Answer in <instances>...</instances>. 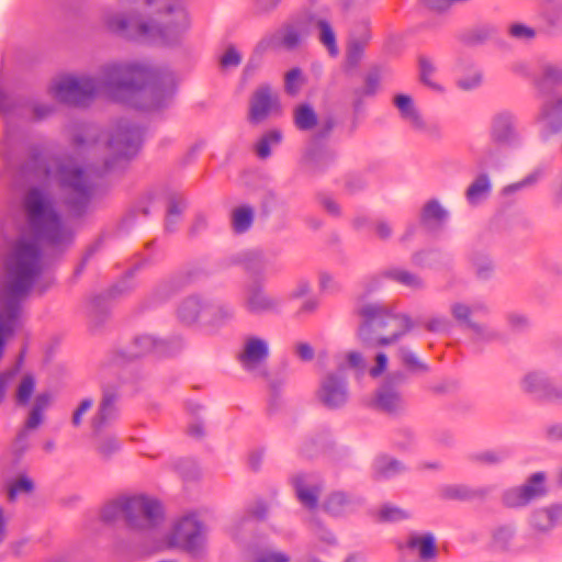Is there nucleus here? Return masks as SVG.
Masks as SVG:
<instances>
[{
    "mask_svg": "<svg viewBox=\"0 0 562 562\" xmlns=\"http://www.w3.org/2000/svg\"><path fill=\"white\" fill-rule=\"evenodd\" d=\"M153 71L139 64L111 65L98 78L64 75L54 79L50 93L66 103L85 104L92 97L105 94L144 110L164 106L173 88L162 89L153 80Z\"/></svg>",
    "mask_w": 562,
    "mask_h": 562,
    "instance_id": "nucleus-1",
    "label": "nucleus"
},
{
    "mask_svg": "<svg viewBox=\"0 0 562 562\" xmlns=\"http://www.w3.org/2000/svg\"><path fill=\"white\" fill-rule=\"evenodd\" d=\"M509 33L513 37L518 40H529L535 35L533 30L524 24H513L509 29Z\"/></svg>",
    "mask_w": 562,
    "mask_h": 562,
    "instance_id": "nucleus-55",
    "label": "nucleus"
},
{
    "mask_svg": "<svg viewBox=\"0 0 562 562\" xmlns=\"http://www.w3.org/2000/svg\"><path fill=\"white\" fill-rule=\"evenodd\" d=\"M281 113L279 94L269 86L258 88L250 102L249 119L254 123H260L269 116Z\"/></svg>",
    "mask_w": 562,
    "mask_h": 562,
    "instance_id": "nucleus-10",
    "label": "nucleus"
},
{
    "mask_svg": "<svg viewBox=\"0 0 562 562\" xmlns=\"http://www.w3.org/2000/svg\"><path fill=\"white\" fill-rule=\"evenodd\" d=\"M48 178L50 181H57L64 189L72 190L77 198L85 196L89 188L87 175L72 162L49 170Z\"/></svg>",
    "mask_w": 562,
    "mask_h": 562,
    "instance_id": "nucleus-12",
    "label": "nucleus"
},
{
    "mask_svg": "<svg viewBox=\"0 0 562 562\" xmlns=\"http://www.w3.org/2000/svg\"><path fill=\"white\" fill-rule=\"evenodd\" d=\"M448 217V210L438 200L426 202L420 212L422 223L429 228L441 226Z\"/></svg>",
    "mask_w": 562,
    "mask_h": 562,
    "instance_id": "nucleus-22",
    "label": "nucleus"
},
{
    "mask_svg": "<svg viewBox=\"0 0 562 562\" xmlns=\"http://www.w3.org/2000/svg\"><path fill=\"white\" fill-rule=\"evenodd\" d=\"M318 400L329 408H337L345 405L348 401V390L345 379L329 374L319 386L317 393Z\"/></svg>",
    "mask_w": 562,
    "mask_h": 562,
    "instance_id": "nucleus-14",
    "label": "nucleus"
},
{
    "mask_svg": "<svg viewBox=\"0 0 562 562\" xmlns=\"http://www.w3.org/2000/svg\"><path fill=\"white\" fill-rule=\"evenodd\" d=\"M52 402V396L48 393H41L34 400L33 408L34 411H38L43 413Z\"/></svg>",
    "mask_w": 562,
    "mask_h": 562,
    "instance_id": "nucleus-58",
    "label": "nucleus"
},
{
    "mask_svg": "<svg viewBox=\"0 0 562 562\" xmlns=\"http://www.w3.org/2000/svg\"><path fill=\"white\" fill-rule=\"evenodd\" d=\"M294 124L301 131H310L317 124V115L308 104H301L294 110Z\"/></svg>",
    "mask_w": 562,
    "mask_h": 562,
    "instance_id": "nucleus-33",
    "label": "nucleus"
},
{
    "mask_svg": "<svg viewBox=\"0 0 562 562\" xmlns=\"http://www.w3.org/2000/svg\"><path fill=\"white\" fill-rule=\"evenodd\" d=\"M356 313L361 317L358 337L372 348L394 345L414 328L409 316L380 303L359 301Z\"/></svg>",
    "mask_w": 562,
    "mask_h": 562,
    "instance_id": "nucleus-3",
    "label": "nucleus"
},
{
    "mask_svg": "<svg viewBox=\"0 0 562 562\" xmlns=\"http://www.w3.org/2000/svg\"><path fill=\"white\" fill-rule=\"evenodd\" d=\"M389 276L396 282L409 288H419L423 284L417 276L403 269H393L389 272Z\"/></svg>",
    "mask_w": 562,
    "mask_h": 562,
    "instance_id": "nucleus-44",
    "label": "nucleus"
},
{
    "mask_svg": "<svg viewBox=\"0 0 562 562\" xmlns=\"http://www.w3.org/2000/svg\"><path fill=\"white\" fill-rule=\"evenodd\" d=\"M407 544L424 560L431 559L437 553L435 537L428 532L411 535Z\"/></svg>",
    "mask_w": 562,
    "mask_h": 562,
    "instance_id": "nucleus-25",
    "label": "nucleus"
},
{
    "mask_svg": "<svg viewBox=\"0 0 562 562\" xmlns=\"http://www.w3.org/2000/svg\"><path fill=\"white\" fill-rule=\"evenodd\" d=\"M482 81V71L479 68L473 67L459 77L458 86L463 90H472L477 88Z\"/></svg>",
    "mask_w": 562,
    "mask_h": 562,
    "instance_id": "nucleus-43",
    "label": "nucleus"
},
{
    "mask_svg": "<svg viewBox=\"0 0 562 562\" xmlns=\"http://www.w3.org/2000/svg\"><path fill=\"white\" fill-rule=\"evenodd\" d=\"M35 390V379L31 374H23L16 386V401L19 404H26Z\"/></svg>",
    "mask_w": 562,
    "mask_h": 562,
    "instance_id": "nucleus-40",
    "label": "nucleus"
},
{
    "mask_svg": "<svg viewBox=\"0 0 562 562\" xmlns=\"http://www.w3.org/2000/svg\"><path fill=\"white\" fill-rule=\"evenodd\" d=\"M481 460L488 463H497L504 459V453L499 451H485L481 454Z\"/></svg>",
    "mask_w": 562,
    "mask_h": 562,
    "instance_id": "nucleus-62",
    "label": "nucleus"
},
{
    "mask_svg": "<svg viewBox=\"0 0 562 562\" xmlns=\"http://www.w3.org/2000/svg\"><path fill=\"white\" fill-rule=\"evenodd\" d=\"M562 518V506L552 505L548 508H541L533 513L531 518L532 526L540 530L547 531L554 527Z\"/></svg>",
    "mask_w": 562,
    "mask_h": 562,
    "instance_id": "nucleus-23",
    "label": "nucleus"
},
{
    "mask_svg": "<svg viewBox=\"0 0 562 562\" xmlns=\"http://www.w3.org/2000/svg\"><path fill=\"white\" fill-rule=\"evenodd\" d=\"M206 546L207 529L193 512L176 518L159 543L160 549H181L193 557L202 555Z\"/></svg>",
    "mask_w": 562,
    "mask_h": 562,
    "instance_id": "nucleus-6",
    "label": "nucleus"
},
{
    "mask_svg": "<svg viewBox=\"0 0 562 562\" xmlns=\"http://www.w3.org/2000/svg\"><path fill=\"white\" fill-rule=\"evenodd\" d=\"M304 83V78L300 69L294 68L286 72L285 75V91L291 94L295 95L300 89L302 88Z\"/></svg>",
    "mask_w": 562,
    "mask_h": 562,
    "instance_id": "nucleus-46",
    "label": "nucleus"
},
{
    "mask_svg": "<svg viewBox=\"0 0 562 562\" xmlns=\"http://www.w3.org/2000/svg\"><path fill=\"white\" fill-rule=\"evenodd\" d=\"M310 34L308 16L296 24L285 25L277 32L266 36L259 44L262 49L283 46L296 47Z\"/></svg>",
    "mask_w": 562,
    "mask_h": 562,
    "instance_id": "nucleus-9",
    "label": "nucleus"
},
{
    "mask_svg": "<svg viewBox=\"0 0 562 562\" xmlns=\"http://www.w3.org/2000/svg\"><path fill=\"white\" fill-rule=\"evenodd\" d=\"M319 286L323 291H331L336 288L337 282L334 276L327 271H322L318 276Z\"/></svg>",
    "mask_w": 562,
    "mask_h": 562,
    "instance_id": "nucleus-56",
    "label": "nucleus"
},
{
    "mask_svg": "<svg viewBox=\"0 0 562 562\" xmlns=\"http://www.w3.org/2000/svg\"><path fill=\"white\" fill-rule=\"evenodd\" d=\"M536 123L543 138L557 133L562 126V98L555 103L543 104Z\"/></svg>",
    "mask_w": 562,
    "mask_h": 562,
    "instance_id": "nucleus-19",
    "label": "nucleus"
},
{
    "mask_svg": "<svg viewBox=\"0 0 562 562\" xmlns=\"http://www.w3.org/2000/svg\"><path fill=\"white\" fill-rule=\"evenodd\" d=\"M401 358L403 362L412 368H422L423 366L419 363L417 357L409 350L402 349Z\"/></svg>",
    "mask_w": 562,
    "mask_h": 562,
    "instance_id": "nucleus-59",
    "label": "nucleus"
},
{
    "mask_svg": "<svg viewBox=\"0 0 562 562\" xmlns=\"http://www.w3.org/2000/svg\"><path fill=\"white\" fill-rule=\"evenodd\" d=\"M436 67L430 60H420V79L428 88L434 91H442L443 86L435 78Z\"/></svg>",
    "mask_w": 562,
    "mask_h": 562,
    "instance_id": "nucleus-39",
    "label": "nucleus"
},
{
    "mask_svg": "<svg viewBox=\"0 0 562 562\" xmlns=\"http://www.w3.org/2000/svg\"><path fill=\"white\" fill-rule=\"evenodd\" d=\"M43 422V413L32 409L26 420V429H34L38 427Z\"/></svg>",
    "mask_w": 562,
    "mask_h": 562,
    "instance_id": "nucleus-60",
    "label": "nucleus"
},
{
    "mask_svg": "<svg viewBox=\"0 0 562 562\" xmlns=\"http://www.w3.org/2000/svg\"><path fill=\"white\" fill-rule=\"evenodd\" d=\"M7 282L0 285V357L7 339L14 333L20 314V299L40 271L38 251L33 241L16 243L5 261Z\"/></svg>",
    "mask_w": 562,
    "mask_h": 562,
    "instance_id": "nucleus-2",
    "label": "nucleus"
},
{
    "mask_svg": "<svg viewBox=\"0 0 562 562\" xmlns=\"http://www.w3.org/2000/svg\"><path fill=\"white\" fill-rule=\"evenodd\" d=\"M33 488V481L27 476H21L18 480H15L10 486L9 496L11 499H14L15 497L22 494L31 493Z\"/></svg>",
    "mask_w": 562,
    "mask_h": 562,
    "instance_id": "nucleus-48",
    "label": "nucleus"
},
{
    "mask_svg": "<svg viewBox=\"0 0 562 562\" xmlns=\"http://www.w3.org/2000/svg\"><path fill=\"white\" fill-rule=\"evenodd\" d=\"M143 132L135 126H121L109 142L110 149L123 157L135 155L142 144Z\"/></svg>",
    "mask_w": 562,
    "mask_h": 562,
    "instance_id": "nucleus-13",
    "label": "nucleus"
},
{
    "mask_svg": "<svg viewBox=\"0 0 562 562\" xmlns=\"http://www.w3.org/2000/svg\"><path fill=\"white\" fill-rule=\"evenodd\" d=\"M562 83V66L553 63L542 65L541 72L537 79L539 89Z\"/></svg>",
    "mask_w": 562,
    "mask_h": 562,
    "instance_id": "nucleus-31",
    "label": "nucleus"
},
{
    "mask_svg": "<svg viewBox=\"0 0 562 562\" xmlns=\"http://www.w3.org/2000/svg\"><path fill=\"white\" fill-rule=\"evenodd\" d=\"M451 316L460 324L464 325L476 340H490L495 337V333L485 325L474 323L473 317L484 316L488 313V306L484 301L458 300L450 304Z\"/></svg>",
    "mask_w": 562,
    "mask_h": 562,
    "instance_id": "nucleus-7",
    "label": "nucleus"
},
{
    "mask_svg": "<svg viewBox=\"0 0 562 562\" xmlns=\"http://www.w3.org/2000/svg\"><path fill=\"white\" fill-rule=\"evenodd\" d=\"M353 507L352 499L342 492H335L327 498L325 508L333 516H341Z\"/></svg>",
    "mask_w": 562,
    "mask_h": 562,
    "instance_id": "nucleus-30",
    "label": "nucleus"
},
{
    "mask_svg": "<svg viewBox=\"0 0 562 562\" xmlns=\"http://www.w3.org/2000/svg\"><path fill=\"white\" fill-rule=\"evenodd\" d=\"M491 192V181L486 175L479 176L467 190V200L471 205L483 202Z\"/></svg>",
    "mask_w": 562,
    "mask_h": 562,
    "instance_id": "nucleus-29",
    "label": "nucleus"
},
{
    "mask_svg": "<svg viewBox=\"0 0 562 562\" xmlns=\"http://www.w3.org/2000/svg\"><path fill=\"white\" fill-rule=\"evenodd\" d=\"M516 116L509 111L495 114L491 123V137L499 144H514L519 140L516 131Z\"/></svg>",
    "mask_w": 562,
    "mask_h": 562,
    "instance_id": "nucleus-16",
    "label": "nucleus"
},
{
    "mask_svg": "<svg viewBox=\"0 0 562 562\" xmlns=\"http://www.w3.org/2000/svg\"><path fill=\"white\" fill-rule=\"evenodd\" d=\"M442 495L446 498L470 499L476 495V491L464 484H451L442 487Z\"/></svg>",
    "mask_w": 562,
    "mask_h": 562,
    "instance_id": "nucleus-42",
    "label": "nucleus"
},
{
    "mask_svg": "<svg viewBox=\"0 0 562 562\" xmlns=\"http://www.w3.org/2000/svg\"><path fill=\"white\" fill-rule=\"evenodd\" d=\"M115 416L116 412L114 407V397L112 395L105 394L97 414L91 422L93 434H98L101 430H104V428L110 425Z\"/></svg>",
    "mask_w": 562,
    "mask_h": 562,
    "instance_id": "nucleus-24",
    "label": "nucleus"
},
{
    "mask_svg": "<svg viewBox=\"0 0 562 562\" xmlns=\"http://www.w3.org/2000/svg\"><path fill=\"white\" fill-rule=\"evenodd\" d=\"M211 301L201 296H189L178 307V317L186 325L206 323Z\"/></svg>",
    "mask_w": 562,
    "mask_h": 562,
    "instance_id": "nucleus-18",
    "label": "nucleus"
},
{
    "mask_svg": "<svg viewBox=\"0 0 562 562\" xmlns=\"http://www.w3.org/2000/svg\"><path fill=\"white\" fill-rule=\"evenodd\" d=\"M521 385L526 392L537 395H547L549 382L542 372L533 371L524 376Z\"/></svg>",
    "mask_w": 562,
    "mask_h": 562,
    "instance_id": "nucleus-32",
    "label": "nucleus"
},
{
    "mask_svg": "<svg viewBox=\"0 0 562 562\" xmlns=\"http://www.w3.org/2000/svg\"><path fill=\"white\" fill-rule=\"evenodd\" d=\"M182 212V206L178 203L170 204L167 214V225L175 223Z\"/></svg>",
    "mask_w": 562,
    "mask_h": 562,
    "instance_id": "nucleus-61",
    "label": "nucleus"
},
{
    "mask_svg": "<svg viewBox=\"0 0 562 562\" xmlns=\"http://www.w3.org/2000/svg\"><path fill=\"white\" fill-rule=\"evenodd\" d=\"M373 468L379 477H390L404 470V465L400 461L387 456L379 457L374 461Z\"/></svg>",
    "mask_w": 562,
    "mask_h": 562,
    "instance_id": "nucleus-35",
    "label": "nucleus"
},
{
    "mask_svg": "<svg viewBox=\"0 0 562 562\" xmlns=\"http://www.w3.org/2000/svg\"><path fill=\"white\" fill-rule=\"evenodd\" d=\"M24 204L31 225L40 237L53 244H60L69 239L70 229L61 221L50 199L44 192L37 189L31 190Z\"/></svg>",
    "mask_w": 562,
    "mask_h": 562,
    "instance_id": "nucleus-5",
    "label": "nucleus"
},
{
    "mask_svg": "<svg viewBox=\"0 0 562 562\" xmlns=\"http://www.w3.org/2000/svg\"><path fill=\"white\" fill-rule=\"evenodd\" d=\"M394 104L398 110L401 117L416 131H425L426 122L419 114L413 99L407 94H397L394 97Z\"/></svg>",
    "mask_w": 562,
    "mask_h": 562,
    "instance_id": "nucleus-20",
    "label": "nucleus"
},
{
    "mask_svg": "<svg viewBox=\"0 0 562 562\" xmlns=\"http://www.w3.org/2000/svg\"><path fill=\"white\" fill-rule=\"evenodd\" d=\"M543 176V170L537 169L525 177L521 181L509 187L510 190H518L537 183Z\"/></svg>",
    "mask_w": 562,
    "mask_h": 562,
    "instance_id": "nucleus-53",
    "label": "nucleus"
},
{
    "mask_svg": "<svg viewBox=\"0 0 562 562\" xmlns=\"http://www.w3.org/2000/svg\"><path fill=\"white\" fill-rule=\"evenodd\" d=\"M374 405L385 412H395L403 406V398L396 390L383 385L376 393Z\"/></svg>",
    "mask_w": 562,
    "mask_h": 562,
    "instance_id": "nucleus-26",
    "label": "nucleus"
},
{
    "mask_svg": "<svg viewBox=\"0 0 562 562\" xmlns=\"http://www.w3.org/2000/svg\"><path fill=\"white\" fill-rule=\"evenodd\" d=\"M346 366L353 369L363 370L366 367V360L363 356L358 351H349L345 355Z\"/></svg>",
    "mask_w": 562,
    "mask_h": 562,
    "instance_id": "nucleus-54",
    "label": "nucleus"
},
{
    "mask_svg": "<svg viewBox=\"0 0 562 562\" xmlns=\"http://www.w3.org/2000/svg\"><path fill=\"white\" fill-rule=\"evenodd\" d=\"M546 476L538 472L532 474L524 485L508 490L504 502L512 507L522 506L546 494Z\"/></svg>",
    "mask_w": 562,
    "mask_h": 562,
    "instance_id": "nucleus-11",
    "label": "nucleus"
},
{
    "mask_svg": "<svg viewBox=\"0 0 562 562\" xmlns=\"http://www.w3.org/2000/svg\"><path fill=\"white\" fill-rule=\"evenodd\" d=\"M234 308L226 304L211 302L206 324L221 325L234 317Z\"/></svg>",
    "mask_w": 562,
    "mask_h": 562,
    "instance_id": "nucleus-37",
    "label": "nucleus"
},
{
    "mask_svg": "<svg viewBox=\"0 0 562 562\" xmlns=\"http://www.w3.org/2000/svg\"><path fill=\"white\" fill-rule=\"evenodd\" d=\"M376 518L383 522H400L411 518V512L393 504H384L376 509Z\"/></svg>",
    "mask_w": 562,
    "mask_h": 562,
    "instance_id": "nucleus-34",
    "label": "nucleus"
},
{
    "mask_svg": "<svg viewBox=\"0 0 562 562\" xmlns=\"http://www.w3.org/2000/svg\"><path fill=\"white\" fill-rule=\"evenodd\" d=\"M246 518H237L227 527V532L231 537L237 539L239 537V528L246 522Z\"/></svg>",
    "mask_w": 562,
    "mask_h": 562,
    "instance_id": "nucleus-63",
    "label": "nucleus"
},
{
    "mask_svg": "<svg viewBox=\"0 0 562 562\" xmlns=\"http://www.w3.org/2000/svg\"><path fill=\"white\" fill-rule=\"evenodd\" d=\"M244 307L254 315L278 313L281 307V300L269 295L260 286H249L245 294Z\"/></svg>",
    "mask_w": 562,
    "mask_h": 562,
    "instance_id": "nucleus-15",
    "label": "nucleus"
},
{
    "mask_svg": "<svg viewBox=\"0 0 562 562\" xmlns=\"http://www.w3.org/2000/svg\"><path fill=\"white\" fill-rule=\"evenodd\" d=\"M282 134L279 131L268 132L256 145V153L260 158H267L271 154V148L280 144Z\"/></svg>",
    "mask_w": 562,
    "mask_h": 562,
    "instance_id": "nucleus-38",
    "label": "nucleus"
},
{
    "mask_svg": "<svg viewBox=\"0 0 562 562\" xmlns=\"http://www.w3.org/2000/svg\"><path fill=\"white\" fill-rule=\"evenodd\" d=\"M338 546V540L333 531L315 524L313 527V548L323 553Z\"/></svg>",
    "mask_w": 562,
    "mask_h": 562,
    "instance_id": "nucleus-28",
    "label": "nucleus"
},
{
    "mask_svg": "<svg viewBox=\"0 0 562 562\" xmlns=\"http://www.w3.org/2000/svg\"><path fill=\"white\" fill-rule=\"evenodd\" d=\"M293 484L300 503L306 508H315L319 496V487L317 484L306 475L295 476L293 479Z\"/></svg>",
    "mask_w": 562,
    "mask_h": 562,
    "instance_id": "nucleus-21",
    "label": "nucleus"
},
{
    "mask_svg": "<svg viewBox=\"0 0 562 562\" xmlns=\"http://www.w3.org/2000/svg\"><path fill=\"white\" fill-rule=\"evenodd\" d=\"M252 223V211L247 206L238 207L232 216V224L237 233L247 231Z\"/></svg>",
    "mask_w": 562,
    "mask_h": 562,
    "instance_id": "nucleus-41",
    "label": "nucleus"
},
{
    "mask_svg": "<svg viewBox=\"0 0 562 562\" xmlns=\"http://www.w3.org/2000/svg\"><path fill=\"white\" fill-rule=\"evenodd\" d=\"M95 439V446L99 453L102 456H111L121 448V441L112 432H104L101 430L98 434H93Z\"/></svg>",
    "mask_w": 562,
    "mask_h": 562,
    "instance_id": "nucleus-36",
    "label": "nucleus"
},
{
    "mask_svg": "<svg viewBox=\"0 0 562 562\" xmlns=\"http://www.w3.org/2000/svg\"><path fill=\"white\" fill-rule=\"evenodd\" d=\"M426 328L430 331L442 333L450 328V321L443 315H436L430 317L426 324Z\"/></svg>",
    "mask_w": 562,
    "mask_h": 562,
    "instance_id": "nucleus-50",
    "label": "nucleus"
},
{
    "mask_svg": "<svg viewBox=\"0 0 562 562\" xmlns=\"http://www.w3.org/2000/svg\"><path fill=\"white\" fill-rule=\"evenodd\" d=\"M310 291H311V284L307 281L302 280L296 284L295 289L291 292V296L292 297H301V296L307 294Z\"/></svg>",
    "mask_w": 562,
    "mask_h": 562,
    "instance_id": "nucleus-64",
    "label": "nucleus"
},
{
    "mask_svg": "<svg viewBox=\"0 0 562 562\" xmlns=\"http://www.w3.org/2000/svg\"><path fill=\"white\" fill-rule=\"evenodd\" d=\"M268 266V259L260 252L252 254L247 262V270L254 274L260 273Z\"/></svg>",
    "mask_w": 562,
    "mask_h": 562,
    "instance_id": "nucleus-51",
    "label": "nucleus"
},
{
    "mask_svg": "<svg viewBox=\"0 0 562 562\" xmlns=\"http://www.w3.org/2000/svg\"><path fill=\"white\" fill-rule=\"evenodd\" d=\"M16 374V370L7 372L0 376V400H2L7 393V391L12 385L14 378Z\"/></svg>",
    "mask_w": 562,
    "mask_h": 562,
    "instance_id": "nucleus-57",
    "label": "nucleus"
},
{
    "mask_svg": "<svg viewBox=\"0 0 562 562\" xmlns=\"http://www.w3.org/2000/svg\"><path fill=\"white\" fill-rule=\"evenodd\" d=\"M241 61V54L234 47H227L220 57L221 66L225 69L236 68Z\"/></svg>",
    "mask_w": 562,
    "mask_h": 562,
    "instance_id": "nucleus-49",
    "label": "nucleus"
},
{
    "mask_svg": "<svg viewBox=\"0 0 562 562\" xmlns=\"http://www.w3.org/2000/svg\"><path fill=\"white\" fill-rule=\"evenodd\" d=\"M389 366V357L387 355L378 349L374 351L372 366L369 368V373L372 378L381 376L387 369Z\"/></svg>",
    "mask_w": 562,
    "mask_h": 562,
    "instance_id": "nucleus-45",
    "label": "nucleus"
},
{
    "mask_svg": "<svg viewBox=\"0 0 562 562\" xmlns=\"http://www.w3.org/2000/svg\"><path fill=\"white\" fill-rule=\"evenodd\" d=\"M100 517L105 522H114L123 517L127 526L135 530H150L164 519V507L159 499L145 494H124L106 503Z\"/></svg>",
    "mask_w": 562,
    "mask_h": 562,
    "instance_id": "nucleus-4",
    "label": "nucleus"
},
{
    "mask_svg": "<svg viewBox=\"0 0 562 562\" xmlns=\"http://www.w3.org/2000/svg\"><path fill=\"white\" fill-rule=\"evenodd\" d=\"M305 16H308L310 32L315 29L321 44L330 56L336 57L339 54V48L336 43V33L328 16L321 12L308 13Z\"/></svg>",
    "mask_w": 562,
    "mask_h": 562,
    "instance_id": "nucleus-17",
    "label": "nucleus"
},
{
    "mask_svg": "<svg viewBox=\"0 0 562 562\" xmlns=\"http://www.w3.org/2000/svg\"><path fill=\"white\" fill-rule=\"evenodd\" d=\"M166 345L149 334L139 335L133 344L132 357H140L149 352L164 353Z\"/></svg>",
    "mask_w": 562,
    "mask_h": 562,
    "instance_id": "nucleus-27",
    "label": "nucleus"
},
{
    "mask_svg": "<svg viewBox=\"0 0 562 562\" xmlns=\"http://www.w3.org/2000/svg\"><path fill=\"white\" fill-rule=\"evenodd\" d=\"M252 562H291V558L283 551L269 549L258 552Z\"/></svg>",
    "mask_w": 562,
    "mask_h": 562,
    "instance_id": "nucleus-47",
    "label": "nucleus"
},
{
    "mask_svg": "<svg viewBox=\"0 0 562 562\" xmlns=\"http://www.w3.org/2000/svg\"><path fill=\"white\" fill-rule=\"evenodd\" d=\"M270 352L269 341L258 336L245 338L239 355L241 368L256 378L267 376L266 362Z\"/></svg>",
    "mask_w": 562,
    "mask_h": 562,
    "instance_id": "nucleus-8",
    "label": "nucleus"
},
{
    "mask_svg": "<svg viewBox=\"0 0 562 562\" xmlns=\"http://www.w3.org/2000/svg\"><path fill=\"white\" fill-rule=\"evenodd\" d=\"M93 405L92 398H85L80 402L78 407L75 409L72 414L71 423L74 426H79L83 419V416L91 409Z\"/></svg>",
    "mask_w": 562,
    "mask_h": 562,
    "instance_id": "nucleus-52",
    "label": "nucleus"
}]
</instances>
